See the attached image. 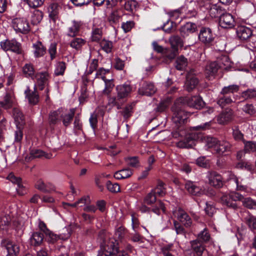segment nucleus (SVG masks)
Wrapping results in <instances>:
<instances>
[{"label":"nucleus","instance_id":"nucleus-42","mask_svg":"<svg viewBox=\"0 0 256 256\" xmlns=\"http://www.w3.org/2000/svg\"><path fill=\"white\" fill-rule=\"evenodd\" d=\"M202 138L200 139V140H198L197 141L204 140L206 142V143L208 146L209 148L214 147V150H216V147L218 144L219 141L216 138H214L213 137H210V136L205 137L204 136V134L202 133Z\"/></svg>","mask_w":256,"mask_h":256},{"label":"nucleus","instance_id":"nucleus-63","mask_svg":"<svg viewBox=\"0 0 256 256\" xmlns=\"http://www.w3.org/2000/svg\"><path fill=\"white\" fill-rule=\"evenodd\" d=\"M108 190L112 192H118L120 190V186L117 183L112 184L110 181L106 182Z\"/></svg>","mask_w":256,"mask_h":256},{"label":"nucleus","instance_id":"nucleus-37","mask_svg":"<svg viewBox=\"0 0 256 256\" xmlns=\"http://www.w3.org/2000/svg\"><path fill=\"white\" fill-rule=\"evenodd\" d=\"M7 179L10 180L13 184H17L18 188H17L16 190L20 194H23V192H20V189L23 188V186L22 184V179L20 177H16L14 174L10 173L7 176Z\"/></svg>","mask_w":256,"mask_h":256},{"label":"nucleus","instance_id":"nucleus-1","mask_svg":"<svg viewBox=\"0 0 256 256\" xmlns=\"http://www.w3.org/2000/svg\"><path fill=\"white\" fill-rule=\"evenodd\" d=\"M175 130L172 132L173 138H179L180 140L176 144L177 147L180 148H192L196 144V142L202 138V133L192 132L186 133L184 126H175Z\"/></svg>","mask_w":256,"mask_h":256},{"label":"nucleus","instance_id":"nucleus-57","mask_svg":"<svg viewBox=\"0 0 256 256\" xmlns=\"http://www.w3.org/2000/svg\"><path fill=\"white\" fill-rule=\"evenodd\" d=\"M120 16L118 10L112 12L110 14L108 20L111 24H115L118 22Z\"/></svg>","mask_w":256,"mask_h":256},{"label":"nucleus","instance_id":"nucleus-11","mask_svg":"<svg viewBox=\"0 0 256 256\" xmlns=\"http://www.w3.org/2000/svg\"><path fill=\"white\" fill-rule=\"evenodd\" d=\"M2 245L8 252V256H17L20 252V246L9 239L3 240Z\"/></svg>","mask_w":256,"mask_h":256},{"label":"nucleus","instance_id":"nucleus-44","mask_svg":"<svg viewBox=\"0 0 256 256\" xmlns=\"http://www.w3.org/2000/svg\"><path fill=\"white\" fill-rule=\"evenodd\" d=\"M100 45L102 49L106 53L112 52L113 48L112 42L104 38L100 42Z\"/></svg>","mask_w":256,"mask_h":256},{"label":"nucleus","instance_id":"nucleus-25","mask_svg":"<svg viewBox=\"0 0 256 256\" xmlns=\"http://www.w3.org/2000/svg\"><path fill=\"white\" fill-rule=\"evenodd\" d=\"M116 89L117 94L124 100H126L131 92L130 86L126 84L117 86Z\"/></svg>","mask_w":256,"mask_h":256},{"label":"nucleus","instance_id":"nucleus-50","mask_svg":"<svg viewBox=\"0 0 256 256\" xmlns=\"http://www.w3.org/2000/svg\"><path fill=\"white\" fill-rule=\"evenodd\" d=\"M170 42L171 44V48H177L178 46H183V42L181 38L178 36H174L170 37Z\"/></svg>","mask_w":256,"mask_h":256},{"label":"nucleus","instance_id":"nucleus-2","mask_svg":"<svg viewBox=\"0 0 256 256\" xmlns=\"http://www.w3.org/2000/svg\"><path fill=\"white\" fill-rule=\"evenodd\" d=\"M98 239L101 241L100 246L103 248L105 256H113L117 253L118 243L104 230H100L98 235Z\"/></svg>","mask_w":256,"mask_h":256},{"label":"nucleus","instance_id":"nucleus-47","mask_svg":"<svg viewBox=\"0 0 256 256\" xmlns=\"http://www.w3.org/2000/svg\"><path fill=\"white\" fill-rule=\"evenodd\" d=\"M12 96L10 93H6L4 98V100L0 102V105L5 108H10L12 106Z\"/></svg>","mask_w":256,"mask_h":256},{"label":"nucleus","instance_id":"nucleus-6","mask_svg":"<svg viewBox=\"0 0 256 256\" xmlns=\"http://www.w3.org/2000/svg\"><path fill=\"white\" fill-rule=\"evenodd\" d=\"M190 244L193 255L192 256V254L190 250H186L188 255L190 254V256H202L204 251L206 250L205 244H203L201 240H198L190 241Z\"/></svg>","mask_w":256,"mask_h":256},{"label":"nucleus","instance_id":"nucleus-43","mask_svg":"<svg viewBox=\"0 0 256 256\" xmlns=\"http://www.w3.org/2000/svg\"><path fill=\"white\" fill-rule=\"evenodd\" d=\"M164 184L160 180H158L157 185L154 190H152L154 194H157L160 196H164L166 194V188L164 187Z\"/></svg>","mask_w":256,"mask_h":256},{"label":"nucleus","instance_id":"nucleus-51","mask_svg":"<svg viewBox=\"0 0 256 256\" xmlns=\"http://www.w3.org/2000/svg\"><path fill=\"white\" fill-rule=\"evenodd\" d=\"M86 43V40L81 38H74L73 39L70 43V46L72 48L78 50L81 48L82 46Z\"/></svg>","mask_w":256,"mask_h":256},{"label":"nucleus","instance_id":"nucleus-9","mask_svg":"<svg viewBox=\"0 0 256 256\" xmlns=\"http://www.w3.org/2000/svg\"><path fill=\"white\" fill-rule=\"evenodd\" d=\"M208 179L209 184L216 188H222L224 183L222 176L215 171L209 172Z\"/></svg>","mask_w":256,"mask_h":256},{"label":"nucleus","instance_id":"nucleus-29","mask_svg":"<svg viewBox=\"0 0 256 256\" xmlns=\"http://www.w3.org/2000/svg\"><path fill=\"white\" fill-rule=\"evenodd\" d=\"M52 154H50L46 153L38 149H32L30 150V152L29 160H32L36 158H40L44 157L46 158H50Z\"/></svg>","mask_w":256,"mask_h":256},{"label":"nucleus","instance_id":"nucleus-59","mask_svg":"<svg viewBox=\"0 0 256 256\" xmlns=\"http://www.w3.org/2000/svg\"><path fill=\"white\" fill-rule=\"evenodd\" d=\"M138 5V2L135 0H131L127 1L124 4V9L128 12H132L136 10Z\"/></svg>","mask_w":256,"mask_h":256},{"label":"nucleus","instance_id":"nucleus-20","mask_svg":"<svg viewBox=\"0 0 256 256\" xmlns=\"http://www.w3.org/2000/svg\"><path fill=\"white\" fill-rule=\"evenodd\" d=\"M196 30L197 26L196 24L188 22L180 28V31L181 36L184 37L194 33Z\"/></svg>","mask_w":256,"mask_h":256},{"label":"nucleus","instance_id":"nucleus-48","mask_svg":"<svg viewBox=\"0 0 256 256\" xmlns=\"http://www.w3.org/2000/svg\"><path fill=\"white\" fill-rule=\"evenodd\" d=\"M244 152H256V142L244 140Z\"/></svg>","mask_w":256,"mask_h":256},{"label":"nucleus","instance_id":"nucleus-10","mask_svg":"<svg viewBox=\"0 0 256 256\" xmlns=\"http://www.w3.org/2000/svg\"><path fill=\"white\" fill-rule=\"evenodd\" d=\"M198 38L206 45H210L213 42L214 37L210 28L203 27L200 30Z\"/></svg>","mask_w":256,"mask_h":256},{"label":"nucleus","instance_id":"nucleus-40","mask_svg":"<svg viewBox=\"0 0 256 256\" xmlns=\"http://www.w3.org/2000/svg\"><path fill=\"white\" fill-rule=\"evenodd\" d=\"M207 9H209V13L210 16L212 18H216L220 16L222 12V8L216 4H212L210 6L207 8Z\"/></svg>","mask_w":256,"mask_h":256},{"label":"nucleus","instance_id":"nucleus-53","mask_svg":"<svg viewBox=\"0 0 256 256\" xmlns=\"http://www.w3.org/2000/svg\"><path fill=\"white\" fill-rule=\"evenodd\" d=\"M66 68V63L64 62H60L57 63L54 70V74L56 76H63Z\"/></svg>","mask_w":256,"mask_h":256},{"label":"nucleus","instance_id":"nucleus-56","mask_svg":"<svg viewBox=\"0 0 256 256\" xmlns=\"http://www.w3.org/2000/svg\"><path fill=\"white\" fill-rule=\"evenodd\" d=\"M43 16V14L41 11L36 10L34 12L32 17V22L36 24L40 22Z\"/></svg>","mask_w":256,"mask_h":256},{"label":"nucleus","instance_id":"nucleus-18","mask_svg":"<svg viewBox=\"0 0 256 256\" xmlns=\"http://www.w3.org/2000/svg\"><path fill=\"white\" fill-rule=\"evenodd\" d=\"M232 145L228 141H219L216 147V151L219 155L226 154L232 151Z\"/></svg>","mask_w":256,"mask_h":256},{"label":"nucleus","instance_id":"nucleus-4","mask_svg":"<svg viewBox=\"0 0 256 256\" xmlns=\"http://www.w3.org/2000/svg\"><path fill=\"white\" fill-rule=\"evenodd\" d=\"M182 103L183 106L200 110L205 105L202 98L198 96H192L180 97L176 100V104Z\"/></svg>","mask_w":256,"mask_h":256},{"label":"nucleus","instance_id":"nucleus-27","mask_svg":"<svg viewBox=\"0 0 256 256\" xmlns=\"http://www.w3.org/2000/svg\"><path fill=\"white\" fill-rule=\"evenodd\" d=\"M44 238V236L42 232H36L32 234L30 238V242L33 246H40L42 244Z\"/></svg>","mask_w":256,"mask_h":256},{"label":"nucleus","instance_id":"nucleus-26","mask_svg":"<svg viewBox=\"0 0 256 256\" xmlns=\"http://www.w3.org/2000/svg\"><path fill=\"white\" fill-rule=\"evenodd\" d=\"M198 83V79L194 76L188 75L185 82L184 87L188 92L194 90Z\"/></svg>","mask_w":256,"mask_h":256},{"label":"nucleus","instance_id":"nucleus-12","mask_svg":"<svg viewBox=\"0 0 256 256\" xmlns=\"http://www.w3.org/2000/svg\"><path fill=\"white\" fill-rule=\"evenodd\" d=\"M219 24L222 28H231L235 24L234 18L230 14L224 13L219 16Z\"/></svg>","mask_w":256,"mask_h":256},{"label":"nucleus","instance_id":"nucleus-54","mask_svg":"<svg viewBox=\"0 0 256 256\" xmlns=\"http://www.w3.org/2000/svg\"><path fill=\"white\" fill-rule=\"evenodd\" d=\"M210 236L206 228H204L203 231L201 232L198 234V238L196 240H201L203 244H205L208 242L210 240Z\"/></svg>","mask_w":256,"mask_h":256},{"label":"nucleus","instance_id":"nucleus-24","mask_svg":"<svg viewBox=\"0 0 256 256\" xmlns=\"http://www.w3.org/2000/svg\"><path fill=\"white\" fill-rule=\"evenodd\" d=\"M220 66L218 62H214L208 64L205 68L206 76L210 78L214 76L217 72Z\"/></svg>","mask_w":256,"mask_h":256},{"label":"nucleus","instance_id":"nucleus-60","mask_svg":"<svg viewBox=\"0 0 256 256\" xmlns=\"http://www.w3.org/2000/svg\"><path fill=\"white\" fill-rule=\"evenodd\" d=\"M242 202L244 206L249 209H252L256 206V201L250 198H244V197Z\"/></svg>","mask_w":256,"mask_h":256},{"label":"nucleus","instance_id":"nucleus-39","mask_svg":"<svg viewBox=\"0 0 256 256\" xmlns=\"http://www.w3.org/2000/svg\"><path fill=\"white\" fill-rule=\"evenodd\" d=\"M102 79L105 82V88L102 91V94L106 96H109L114 86L112 80H107L104 76H102Z\"/></svg>","mask_w":256,"mask_h":256},{"label":"nucleus","instance_id":"nucleus-14","mask_svg":"<svg viewBox=\"0 0 256 256\" xmlns=\"http://www.w3.org/2000/svg\"><path fill=\"white\" fill-rule=\"evenodd\" d=\"M61 116H62V108H59L50 112L48 118V123L51 130H54L55 126L60 122Z\"/></svg>","mask_w":256,"mask_h":256},{"label":"nucleus","instance_id":"nucleus-32","mask_svg":"<svg viewBox=\"0 0 256 256\" xmlns=\"http://www.w3.org/2000/svg\"><path fill=\"white\" fill-rule=\"evenodd\" d=\"M132 174V171L129 168L122 169L116 172L114 177L118 180L124 179L130 177Z\"/></svg>","mask_w":256,"mask_h":256},{"label":"nucleus","instance_id":"nucleus-21","mask_svg":"<svg viewBox=\"0 0 256 256\" xmlns=\"http://www.w3.org/2000/svg\"><path fill=\"white\" fill-rule=\"evenodd\" d=\"M25 94L30 104L35 105L38 102L39 95L36 90V87L34 91H32L29 88H28L25 90Z\"/></svg>","mask_w":256,"mask_h":256},{"label":"nucleus","instance_id":"nucleus-46","mask_svg":"<svg viewBox=\"0 0 256 256\" xmlns=\"http://www.w3.org/2000/svg\"><path fill=\"white\" fill-rule=\"evenodd\" d=\"M220 68L226 69L231 66V62L227 56H222L218 60Z\"/></svg>","mask_w":256,"mask_h":256},{"label":"nucleus","instance_id":"nucleus-61","mask_svg":"<svg viewBox=\"0 0 256 256\" xmlns=\"http://www.w3.org/2000/svg\"><path fill=\"white\" fill-rule=\"evenodd\" d=\"M21 126H16V130L14 132V138L15 142H20L23 138V132Z\"/></svg>","mask_w":256,"mask_h":256},{"label":"nucleus","instance_id":"nucleus-62","mask_svg":"<svg viewBox=\"0 0 256 256\" xmlns=\"http://www.w3.org/2000/svg\"><path fill=\"white\" fill-rule=\"evenodd\" d=\"M242 96L244 99L255 98H256V90L248 89L242 93Z\"/></svg>","mask_w":256,"mask_h":256},{"label":"nucleus","instance_id":"nucleus-58","mask_svg":"<svg viewBox=\"0 0 256 256\" xmlns=\"http://www.w3.org/2000/svg\"><path fill=\"white\" fill-rule=\"evenodd\" d=\"M144 203L148 205H151L156 202V196L153 190L149 192L144 198Z\"/></svg>","mask_w":256,"mask_h":256},{"label":"nucleus","instance_id":"nucleus-64","mask_svg":"<svg viewBox=\"0 0 256 256\" xmlns=\"http://www.w3.org/2000/svg\"><path fill=\"white\" fill-rule=\"evenodd\" d=\"M128 165L132 167H138L140 165V162L137 156L128 158L126 159Z\"/></svg>","mask_w":256,"mask_h":256},{"label":"nucleus","instance_id":"nucleus-19","mask_svg":"<svg viewBox=\"0 0 256 256\" xmlns=\"http://www.w3.org/2000/svg\"><path fill=\"white\" fill-rule=\"evenodd\" d=\"M49 78L48 73L47 72H42L36 73L34 78L36 80L38 86L40 90H43L44 86L47 84Z\"/></svg>","mask_w":256,"mask_h":256},{"label":"nucleus","instance_id":"nucleus-8","mask_svg":"<svg viewBox=\"0 0 256 256\" xmlns=\"http://www.w3.org/2000/svg\"><path fill=\"white\" fill-rule=\"evenodd\" d=\"M236 35L242 41L247 42L250 39L256 38V36L252 34V30L246 26H238L236 30Z\"/></svg>","mask_w":256,"mask_h":256},{"label":"nucleus","instance_id":"nucleus-31","mask_svg":"<svg viewBox=\"0 0 256 256\" xmlns=\"http://www.w3.org/2000/svg\"><path fill=\"white\" fill-rule=\"evenodd\" d=\"M220 202L228 207L231 208L234 210L238 208V204L236 202H234L232 200L229 194H223L220 198Z\"/></svg>","mask_w":256,"mask_h":256},{"label":"nucleus","instance_id":"nucleus-35","mask_svg":"<svg viewBox=\"0 0 256 256\" xmlns=\"http://www.w3.org/2000/svg\"><path fill=\"white\" fill-rule=\"evenodd\" d=\"M13 116L16 126H22L24 124V116L22 112L18 108H14Z\"/></svg>","mask_w":256,"mask_h":256},{"label":"nucleus","instance_id":"nucleus-16","mask_svg":"<svg viewBox=\"0 0 256 256\" xmlns=\"http://www.w3.org/2000/svg\"><path fill=\"white\" fill-rule=\"evenodd\" d=\"M126 102V100L123 99L117 94L116 96H114L110 94L108 96V105L112 107L116 106L118 110L121 109Z\"/></svg>","mask_w":256,"mask_h":256},{"label":"nucleus","instance_id":"nucleus-38","mask_svg":"<svg viewBox=\"0 0 256 256\" xmlns=\"http://www.w3.org/2000/svg\"><path fill=\"white\" fill-rule=\"evenodd\" d=\"M80 24L79 22L76 21L72 22L71 25L68 28V36L71 37H74L76 36L80 30Z\"/></svg>","mask_w":256,"mask_h":256},{"label":"nucleus","instance_id":"nucleus-13","mask_svg":"<svg viewBox=\"0 0 256 256\" xmlns=\"http://www.w3.org/2000/svg\"><path fill=\"white\" fill-rule=\"evenodd\" d=\"M234 116V111L231 108H227L217 116L216 120L220 124H226L232 120Z\"/></svg>","mask_w":256,"mask_h":256},{"label":"nucleus","instance_id":"nucleus-41","mask_svg":"<svg viewBox=\"0 0 256 256\" xmlns=\"http://www.w3.org/2000/svg\"><path fill=\"white\" fill-rule=\"evenodd\" d=\"M188 65V60L184 56H180L176 60V68L178 70H184Z\"/></svg>","mask_w":256,"mask_h":256},{"label":"nucleus","instance_id":"nucleus-28","mask_svg":"<svg viewBox=\"0 0 256 256\" xmlns=\"http://www.w3.org/2000/svg\"><path fill=\"white\" fill-rule=\"evenodd\" d=\"M33 48L34 55L36 58L42 56L46 54V49L40 42L38 41L34 44Z\"/></svg>","mask_w":256,"mask_h":256},{"label":"nucleus","instance_id":"nucleus-15","mask_svg":"<svg viewBox=\"0 0 256 256\" xmlns=\"http://www.w3.org/2000/svg\"><path fill=\"white\" fill-rule=\"evenodd\" d=\"M156 91V88L154 84L150 82H144L141 87L138 89L140 94L150 96Z\"/></svg>","mask_w":256,"mask_h":256},{"label":"nucleus","instance_id":"nucleus-55","mask_svg":"<svg viewBox=\"0 0 256 256\" xmlns=\"http://www.w3.org/2000/svg\"><path fill=\"white\" fill-rule=\"evenodd\" d=\"M178 48H174L172 49L166 48L164 54L165 55L166 57L169 60H173L174 59L176 55L178 54Z\"/></svg>","mask_w":256,"mask_h":256},{"label":"nucleus","instance_id":"nucleus-23","mask_svg":"<svg viewBox=\"0 0 256 256\" xmlns=\"http://www.w3.org/2000/svg\"><path fill=\"white\" fill-rule=\"evenodd\" d=\"M76 110L74 108H71L70 110V112L66 113L62 109V116L61 119L62 122L63 124L67 127L72 122V121L74 117Z\"/></svg>","mask_w":256,"mask_h":256},{"label":"nucleus","instance_id":"nucleus-34","mask_svg":"<svg viewBox=\"0 0 256 256\" xmlns=\"http://www.w3.org/2000/svg\"><path fill=\"white\" fill-rule=\"evenodd\" d=\"M58 10L59 6L56 3L51 4L48 8L49 16L54 21L58 18Z\"/></svg>","mask_w":256,"mask_h":256},{"label":"nucleus","instance_id":"nucleus-22","mask_svg":"<svg viewBox=\"0 0 256 256\" xmlns=\"http://www.w3.org/2000/svg\"><path fill=\"white\" fill-rule=\"evenodd\" d=\"M178 220L186 227L190 226L192 224V220L188 214L181 208H179L178 212Z\"/></svg>","mask_w":256,"mask_h":256},{"label":"nucleus","instance_id":"nucleus-17","mask_svg":"<svg viewBox=\"0 0 256 256\" xmlns=\"http://www.w3.org/2000/svg\"><path fill=\"white\" fill-rule=\"evenodd\" d=\"M184 188L192 196H199L202 192V188L190 180L186 182Z\"/></svg>","mask_w":256,"mask_h":256},{"label":"nucleus","instance_id":"nucleus-5","mask_svg":"<svg viewBox=\"0 0 256 256\" xmlns=\"http://www.w3.org/2000/svg\"><path fill=\"white\" fill-rule=\"evenodd\" d=\"M12 26L17 32L28 34L30 30L28 20L24 18H16L12 20Z\"/></svg>","mask_w":256,"mask_h":256},{"label":"nucleus","instance_id":"nucleus-45","mask_svg":"<svg viewBox=\"0 0 256 256\" xmlns=\"http://www.w3.org/2000/svg\"><path fill=\"white\" fill-rule=\"evenodd\" d=\"M245 222L252 230H256V217L248 214L244 218Z\"/></svg>","mask_w":256,"mask_h":256},{"label":"nucleus","instance_id":"nucleus-30","mask_svg":"<svg viewBox=\"0 0 256 256\" xmlns=\"http://www.w3.org/2000/svg\"><path fill=\"white\" fill-rule=\"evenodd\" d=\"M135 106L134 103H131L126 105L123 110L120 112L121 115L123 116L124 120H128L134 113V108Z\"/></svg>","mask_w":256,"mask_h":256},{"label":"nucleus","instance_id":"nucleus-33","mask_svg":"<svg viewBox=\"0 0 256 256\" xmlns=\"http://www.w3.org/2000/svg\"><path fill=\"white\" fill-rule=\"evenodd\" d=\"M22 72L26 77L34 79L35 70L32 64L30 63L25 64L22 67Z\"/></svg>","mask_w":256,"mask_h":256},{"label":"nucleus","instance_id":"nucleus-3","mask_svg":"<svg viewBox=\"0 0 256 256\" xmlns=\"http://www.w3.org/2000/svg\"><path fill=\"white\" fill-rule=\"evenodd\" d=\"M184 106L182 103L176 104V100L172 107L174 112L172 120L176 126H184L183 125L187 122L188 114L182 109Z\"/></svg>","mask_w":256,"mask_h":256},{"label":"nucleus","instance_id":"nucleus-7","mask_svg":"<svg viewBox=\"0 0 256 256\" xmlns=\"http://www.w3.org/2000/svg\"><path fill=\"white\" fill-rule=\"evenodd\" d=\"M0 46L4 51L10 50L16 54H20L22 52L20 44L15 40H6L2 42Z\"/></svg>","mask_w":256,"mask_h":256},{"label":"nucleus","instance_id":"nucleus-36","mask_svg":"<svg viewBox=\"0 0 256 256\" xmlns=\"http://www.w3.org/2000/svg\"><path fill=\"white\" fill-rule=\"evenodd\" d=\"M222 96H219L217 100V104L222 108L234 102L230 96H228L225 94H220Z\"/></svg>","mask_w":256,"mask_h":256},{"label":"nucleus","instance_id":"nucleus-52","mask_svg":"<svg viewBox=\"0 0 256 256\" xmlns=\"http://www.w3.org/2000/svg\"><path fill=\"white\" fill-rule=\"evenodd\" d=\"M102 32L101 28H94L92 33L91 40L92 42H98L102 38Z\"/></svg>","mask_w":256,"mask_h":256},{"label":"nucleus","instance_id":"nucleus-49","mask_svg":"<svg viewBox=\"0 0 256 256\" xmlns=\"http://www.w3.org/2000/svg\"><path fill=\"white\" fill-rule=\"evenodd\" d=\"M240 86L237 84L230 85L227 86H224L220 94H234L236 92L239 90Z\"/></svg>","mask_w":256,"mask_h":256}]
</instances>
